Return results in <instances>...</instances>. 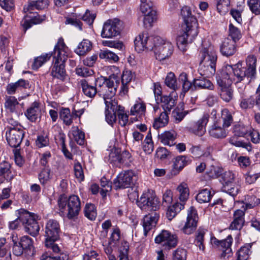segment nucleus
Returning a JSON list of instances; mask_svg holds the SVG:
<instances>
[{
    "label": "nucleus",
    "instance_id": "f257e3e1",
    "mask_svg": "<svg viewBox=\"0 0 260 260\" xmlns=\"http://www.w3.org/2000/svg\"><path fill=\"white\" fill-rule=\"evenodd\" d=\"M246 67L233 68L231 65H226L219 70L216 75L217 84L218 86L230 85L233 82L247 81L253 77L256 74V58L253 55H249L246 59Z\"/></svg>",
    "mask_w": 260,
    "mask_h": 260
},
{
    "label": "nucleus",
    "instance_id": "f03ea898",
    "mask_svg": "<svg viewBox=\"0 0 260 260\" xmlns=\"http://www.w3.org/2000/svg\"><path fill=\"white\" fill-rule=\"evenodd\" d=\"M135 49L139 52L144 50L153 51L156 58L159 60L170 57L173 46L170 42L165 41L158 36L149 37L146 32L140 34L135 40Z\"/></svg>",
    "mask_w": 260,
    "mask_h": 260
},
{
    "label": "nucleus",
    "instance_id": "7ed1b4c3",
    "mask_svg": "<svg viewBox=\"0 0 260 260\" xmlns=\"http://www.w3.org/2000/svg\"><path fill=\"white\" fill-rule=\"evenodd\" d=\"M68 47L62 40L59 39L54 49V66L51 71V75L63 80L66 76L64 62L68 58Z\"/></svg>",
    "mask_w": 260,
    "mask_h": 260
},
{
    "label": "nucleus",
    "instance_id": "20e7f679",
    "mask_svg": "<svg viewBox=\"0 0 260 260\" xmlns=\"http://www.w3.org/2000/svg\"><path fill=\"white\" fill-rule=\"evenodd\" d=\"M48 4L47 0H37L29 1L27 5L24 6L23 11L26 14L25 17L29 19L24 20L22 24L25 31L30 28L32 24L40 23L45 19V16H40L34 11L35 10L44 9Z\"/></svg>",
    "mask_w": 260,
    "mask_h": 260
},
{
    "label": "nucleus",
    "instance_id": "39448f33",
    "mask_svg": "<svg viewBox=\"0 0 260 260\" xmlns=\"http://www.w3.org/2000/svg\"><path fill=\"white\" fill-rule=\"evenodd\" d=\"M105 119L110 125L116 121V115L119 119V123L122 126L126 125L128 120V116L124 113V108L118 105L116 100H107L106 102Z\"/></svg>",
    "mask_w": 260,
    "mask_h": 260
},
{
    "label": "nucleus",
    "instance_id": "423d86ee",
    "mask_svg": "<svg viewBox=\"0 0 260 260\" xmlns=\"http://www.w3.org/2000/svg\"><path fill=\"white\" fill-rule=\"evenodd\" d=\"M81 204L80 198L76 195H72L67 198L64 194H61L58 199V205L60 211H66L67 217L70 219L79 215L81 209Z\"/></svg>",
    "mask_w": 260,
    "mask_h": 260
},
{
    "label": "nucleus",
    "instance_id": "0eeeda50",
    "mask_svg": "<svg viewBox=\"0 0 260 260\" xmlns=\"http://www.w3.org/2000/svg\"><path fill=\"white\" fill-rule=\"evenodd\" d=\"M93 81L94 82H99V86H101V83H105L108 89L104 95L105 104L107 100H116L114 98L117 88L119 84V78L115 74L111 75L108 78L101 77L100 78H93Z\"/></svg>",
    "mask_w": 260,
    "mask_h": 260
},
{
    "label": "nucleus",
    "instance_id": "6e6552de",
    "mask_svg": "<svg viewBox=\"0 0 260 260\" xmlns=\"http://www.w3.org/2000/svg\"><path fill=\"white\" fill-rule=\"evenodd\" d=\"M159 202L153 192L143 193L137 201L138 206L146 211H156L158 208Z\"/></svg>",
    "mask_w": 260,
    "mask_h": 260
},
{
    "label": "nucleus",
    "instance_id": "1a4fd4ad",
    "mask_svg": "<svg viewBox=\"0 0 260 260\" xmlns=\"http://www.w3.org/2000/svg\"><path fill=\"white\" fill-rule=\"evenodd\" d=\"M137 180V176L132 171L121 172L113 181V185L116 189L132 187Z\"/></svg>",
    "mask_w": 260,
    "mask_h": 260
},
{
    "label": "nucleus",
    "instance_id": "9d476101",
    "mask_svg": "<svg viewBox=\"0 0 260 260\" xmlns=\"http://www.w3.org/2000/svg\"><path fill=\"white\" fill-rule=\"evenodd\" d=\"M20 219L23 220L25 231L30 235L35 236L39 232L40 227L35 219V215L26 210H21Z\"/></svg>",
    "mask_w": 260,
    "mask_h": 260
},
{
    "label": "nucleus",
    "instance_id": "9b49d317",
    "mask_svg": "<svg viewBox=\"0 0 260 260\" xmlns=\"http://www.w3.org/2000/svg\"><path fill=\"white\" fill-rule=\"evenodd\" d=\"M235 174L232 171H225L222 174V189L232 197L239 192L240 186L235 182Z\"/></svg>",
    "mask_w": 260,
    "mask_h": 260
},
{
    "label": "nucleus",
    "instance_id": "f8f14e48",
    "mask_svg": "<svg viewBox=\"0 0 260 260\" xmlns=\"http://www.w3.org/2000/svg\"><path fill=\"white\" fill-rule=\"evenodd\" d=\"M155 242L160 244L164 250H170L177 246L178 237L176 235L164 230L155 237Z\"/></svg>",
    "mask_w": 260,
    "mask_h": 260
},
{
    "label": "nucleus",
    "instance_id": "ddd939ff",
    "mask_svg": "<svg viewBox=\"0 0 260 260\" xmlns=\"http://www.w3.org/2000/svg\"><path fill=\"white\" fill-rule=\"evenodd\" d=\"M13 129L5 128V137L8 144L12 147L17 148L20 146L24 138L25 132L22 126Z\"/></svg>",
    "mask_w": 260,
    "mask_h": 260
},
{
    "label": "nucleus",
    "instance_id": "4468645a",
    "mask_svg": "<svg viewBox=\"0 0 260 260\" xmlns=\"http://www.w3.org/2000/svg\"><path fill=\"white\" fill-rule=\"evenodd\" d=\"M120 32V21L118 19L106 21L103 27L101 37L103 38H111L118 35Z\"/></svg>",
    "mask_w": 260,
    "mask_h": 260
},
{
    "label": "nucleus",
    "instance_id": "2eb2a0df",
    "mask_svg": "<svg viewBox=\"0 0 260 260\" xmlns=\"http://www.w3.org/2000/svg\"><path fill=\"white\" fill-rule=\"evenodd\" d=\"M198 34L197 28L186 27L184 33L178 36L177 39V45L179 49L183 52L185 51L187 45L191 43Z\"/></svg>",
    "mask_w": 260,
    "mask_h": 260
},
{
    "label": "nucleus",
    "instance_id": "dca6fc26",
    "mask_svg": "<svg viewBox=\"0 0 260 260\" xmlns=\"http://www.w3.org/2000/svg\"><path fill=\"white\" fill-rule=\"evenodd\" d=\"M198 221L197 210L193 207H190L187 211L186 221L181 231L185 234H191L197 229Z\"/></svg>",
    "mask_w": 260,
    "mask_h": 260
},
{
    "label": "nucleus",
    "instance_id": "f3484780",
    "mask_svg": "<svg viewBox=\"0 0 260 260\" xmlns=\"http://www.w3.org/2000/svg\"><path fill=\"white\" fill-rule=\"evenodd\" d=\"M212 243L216 245L219 250L222 251L221 253V257L224 258H228L232 255L231 245L233 243V238L231 235L222 240H219L214 238L212 239Z\"/></svg>",
    "mask_w": 260,
    "mask_h": 260
},
{
    "label": "nucleus",
    "instance_id": "a211bd4d",
    "mask_svg": "<svg viewBox=\"0 0 260 260\" xmlns=\"http://www.w3.org/2000/svg\"><path fill=\"white\" fill-rule=\"evenodd\" d=\"M60 232V225L57 221L53 219L48 220L45 228V240L56 241L59 238Z\"/></svg>",
    "mask_w": 260,
    "mask_h": 260
},
{
    "label": "nucleus",
    "instance_id": "6ab92c4d",
    "mask_svg": "<svg viewBox=\"0 0 260 260\" xmlns=\"http://www.w3.org/2000/svg\"><path fill=\"white\" fill-rule=\"evenodd\" d=\"M78 19H82L84 21L89 25H91L95 18V14L90 13L88 10H86V12L83 15H79ZM66 23L70 24L77 27L79 30L82 29V23L79 19L74 18H68L66 20Z\"/></svg>",
    "mask_w": 260,
    "mask_h": 260
},
{
    "label": "nucleus",
    "instance_id": "aec40b11",
    "mask_svg": "<svg viewBox=\"0 0 260 260\" xmlns=\"http://www.w3.org/2000/svg\"><path fill=\"white\" fill-rule=\"evenodd\" d=\"M93 78L90 80L82 79L80 82L83 93L89 98H93L96 94V86L99 84V82H94L93 81Z\"/></svg>",
    "mask_w": 260,
    "mask_h": 260
},
{
    "label": "nucleus",
    "instance_id": "412c9836",
    "mask_svg": "<svg viewBox=\"0 0 260 260\" xmlns=\"http://www.w3.org/2000/svg\"><path fill=\"white\" fill-rule=\"evenodd\" d=\"M200 64L216 63V53L212 47L203 48L200 51Z\"/></svg>",
    "mask_w": 260,
    "mask_h": 260
},
{
    "label": "nucleus",
    "instance_id": "4be33fe9",
    "mask_svg": "<svg viewBox=\"0 0 260 260\" xmlns=\"http://www.w3.org/2000/svg\"><path fill=\"white\" fill-rule=\"evenodd\" d=\"M25 115L31 122H36L39 120L41 117V103L35 101L25 112Z\"/></svg>",
    "mask_w": 260,
    "mask_h": 260
},
{
    "label": "nucleus",
    "instance_id": "5701e85b",
    "mask_svg": "<svg viewBox=\"0 0 260 260\" xmlns=\"http://www.w3.org/2000/svg\"><path fill=\"white\" fill-rule=\"evenodd\" d=\"M209 117L208 114H204L193 126L187 127L189 131L197 136H202L206 132V125L209 121Z\"/></svg>",
    "mask_w": 260,
    "mask_h": 260
},
{
    "label": "nucleus",
    "instance_id": "b1692460",
    "mask_svg": "<svg viewBox=\"0 0 260 260\" xmlns=\"http://www.w3.org/2000/svg\"><path fill=\"white\" fill-rule=\"evenodd\" d=\"M159 217V214L156 212L149 213L144 217L142 224L144 235L145 236H147L149 231L155 226Z\"/></svg>",
    "mask_w": 260,
    "mask_h": 260
},
{
    "label": "nucleus",
    "instance_id": "393cba45",
    "mask_svg": "<svg viewBox=\"0 0 260 260\" xmlns=\"http://www.w3.org/2000/svg\"><path fill=\"white\" fill-rule=\"evenodd\" d=\"M257 91L259 92L258 95L255 98L253 96L248 97L241 96L240 103V107L243 110L250 109L257 105L260 107V84L258 87Z\"/></svg>",
    "mask_w": 260,
    "mask_h": 260
},
{
    "label": "nucleus",
    "instance_id": "a878e982",
    "mask_svg": "<svg viewBox=\"0 0 260 260\" xmlns=\"http://www.w3.org/2000/svg\"><path fill=\"white\" fill-rule=\"evenodd\" d=\"M189 158L185 155L177 156L173 161L172 169L171 171L172 176L177 175L182 169L190 162Z\"/></svg>",
    "mask_w": 260,
    "mask_h": 260
},
{
    "label": "nucleus",
    "instance_id": "bb28decb",
    "mask_svg": "<svg viewBox=\"0 0 260 260\" xmlns=\"http://www.w3.org/2000/svg\"><path fill=\"white\" fill-rule=\"evenodd\" d=\"M181 13L186 27L197 28V19L192 14L191 9L189 7H183L181 9Z\"/></svg>",
    "mask_w": 260,
    "mask_h": 260
},
{
    "label": "nucleus",
    "instance_id": "cd10ccee",
    "mask_svg": "<svg viewBox=\"0 0 260 260\" xmlns=\"http://www.w3.org/2000/svg\"><path fill=\"white\" fill-rule=\"evenodd\" d=\"M226 127H223V125L216 121L211 125L209 130L210 135L215 138L223 139L228 135V131L225 129Z\"/></svg>",
    "mask_w": 260,
    "mask_h": 260
},
{
    "label": "nucleus",
    "instance_id": "c85d7f7f",
    "mask_svg": "<svg viewBox=\"0 0 260 260\" xmlns=\"http://www.w3.org/2000/svg\"><path fill=\"white\" fill-rule=\"evenodd\" d=\"M29 88V82L27 80L20 79L16 82L8 84L7 86L6 91L9 94H14L19 90Z\"/></svg>",
    "mask_w": 260,
    "mask_h": 260
},
{
    "label": "nucleus",
    "instance_id": "c756f323",
    "mask_svg": "<svg viewBox=\"0 0 260 260\" xmlns=\"http://www.w3.org/2000/svg\"><path fill=\"white\" fill-rule=\"evenodd\" d=\"M244 211L243 210H237L234 214V220L231 223L229 229L231 230H240L244 224Z\"/></svg>",
    "mask_w": 260,
    "mask_h": 260
},
{
    "label": "nucleus",
    "instance_id": "7c9ffc66",
    "mask_svg": "<svg viewBox=\"0 0 260 260\" xmlns=\"http://www.w3.org/2000/svg\"><path fill=\"white\" fill-rule=\"evenodd\" d=\"M236 51V43L228 37L224 39L220 46V52L224 56L233 55Z\"/></svg>",
    "mask_w": 260,
    "mask_h": 260
},
{
    "label": "nucleus",
    "instance_id": "2f4dec72",
    "mask_svg": "<svg viewBox=\"0 0 260 260\" xmlns=\"http://www.w3.org/2000/svg\"><path fill=\"white\" fill-rule=\"evenodd\" d=\"M176 134L174 131H166L158 135V139L165 145L169 146L175 144Z\"/></svg>",
    "mask_w": 260,
    "mask_h": 260
},
{
    "label": "nucleus",
    "instance_id": "473e14b6",
    "mask_svg": "<svg viewBox=\"0 0 260 260\" xmlns=\"http://www.w3.org/2000/svg\"><path fill=\"white\" fill-rule=\"evenodd\" d=\"M218 92L221 99L225 102H230L233 98V90L230 85L218 86Z\"/></svg>",
    "mask_w": 260,
    "mask_h": 260
},
{
    "label": "nucleus",
    "instance_id": "72a5a7b5",
    "mask_svg": "<svg viewBox=\"0 0 260 260\" xmlns=\"http://www.w3.org/2000/svg\"><path fill=\"white\" fill-rule=\"evenodd\" d=\"M242 208L245 211L247 209L254 208L260 205V199L254 195H247L243 201Z\"/></svg>",
    "mask_w": 260,
    "mask_h": 260
},
{
    "label": "nucleus",
    "instance_id": "f704fd0d",
    "mask_svg": "<svg viewBox=\"0 0 260 260\" xmlns=\"http://www.w3.org/2000/svg\"><path fill=\"white\" fill-rule=\"evenodd\" d=\"M159 101L164 111L168 113L170 112L171 109L176 104V99L170 95L160 96Z\"/></svg>",
    "mask_w": 260,
    "mask_h": 260
},
{
    "label": "nucleus",
    "instance_id": "c9c22d12",
    "mask_svg": "<svg viewBox=\"0 0 260 260\" xmlns=\"http://www.w3.org/2000/svg\"><path fill=\"white\" fill-rule=\"evenodd\" d=\"M92 47V43L88 39H83L75 50V52L79 56L85 55Z\"/></svg>",
    "mask_w": 260,
    "mask_h": 260
},
{
    "label": "nucleus",
    "instance_id": "e433bc0d",
    "mask_svg": "<svg viewBox=\"0 0 260 260\" xmlns=\"http://www.w3.org/2000/svg\"><path fill=\"white\" fill-rule=\"evenodd\" d=\"M200 74L206 77L214 75L216 72V63L201 64L200 67Z\"/></svg>",
    "mask_w": 260,
    "mask_h": 260
},
{
    "label": "nucleus",
    "instance_id": "4c0bfd02",
    "mask_svg": "<svg viewBox=\"0 0 260 260\" xmlns=\"http://www.w3.org/2000/svg\"><path fill=\"white\" fill-rule=\"evenodd\" d=\"M69 137L73 139L77 144L80 145H83L84 143V133L80 131L78 127H73L70 132Z\"/></svg>",
    "mask_w": 260,
    "mask_h": 260
},
{
    "label": "nucleus",
    "instance_id": "58836bf2",
    "mask_svg": "<svg viewBox=\"0 0 260 260\" xmlns=\"http://www.w3.org/2000/svg\"><path fill=\"white\" fill-rule=\"evenodd\" d=\"M168 112L163 111L161 112L159 116L155 118L153 126L155 129H158L166 125L169 122Z\"/></svg>",
    "mask_w": 260,
    "mask_h": 260
},
{
    "label": "nucleus",
    "instance_id": "ea45409f",
    "mask_svg": "<svg viewBox=\"0 0 260 260\" xmlns=\"http://www.w3.org/2000/svg\"><path fill=\"white\" fill-rule=\"evenodd\" d=\"M184 208L183 203H179L178 202L174 204L172 206L168 207L167 212V217L169 220H171L174 218L178 213Z\"/></svg>",
    "mask_w": 260,
    "mask_h": 260
},
{
    "label": "nucleus",
    "instance_id": "a19ab883",
    "mask_svg": "<svg viewBox=\"0 0 260 260\" xmlns=\"http://www.w3.org/2000/svg\"><path fill=\"white\" fill-rule=\"evenodd\" d=\"M11 239L13 242V253L16 256L21 255L25 250L22 246L18 242L17 234L13 233L11 236Z\"/></svg>",
    "mask_w": 260,
    "mask_h": 260
},
{
    "label": "nucleus",
    "instance_id": "79ce46f5",
    "mask_svg": "<svg viewBox=\"0 0 260 260\" xmlns=\"http://www.w3.org/2000/svg\"><path fill=\"white\" fill-rule=\"evenodd\" d=\"M193 86L194 89H196L197 88L209 90H213L214 89V85L212 82L205 78L200 79H194L193 80Z\"/></svg>",
    "mask_w": 260,
    "mask_h": 260
},
{
    "label": "nucleus",
    "instance_id": "37998d69",
    "mask_svg": "<svg viewBox=\"0 0 260 260\" xmlns=\"http://www.w3.org/2000/svg\"><path fill=\"white\" fill-rule=\"evenodd\" d=\"M179 81L182 84V92L186 93L189 91V89L194 90L193 86V82L192 83L189 82L187 78V75L185 73H182L179 77Z\"/></svg>",
    "mask_w": 260,
    "mask_h": 260
},
{
    "label": "nucleus",
    "instance_id": "c03bdc74",
    "mask_svg": "<svg viewBox=\"0 0 260 260\" xmlns=\"http://www.w3.org/2000/svg\"><path fill=\"white\" fill-rule=\"evenodd\" d=\"M212 194L210 189H203L201 190L196 196L197 201L200 203H204L209 202L211 198Z\"/></svg>",
    "mask_w": 260,
    "mask_h": 260
},
{
    "label": "nucleus",
    "instance_id": "a18cd8bd",
    "mask_svg": "<svg viewBox=\"0 0 260 260\" xmlns=\"http://www.w3.org/2000/svg\"><path fill=\"white\" fill-rule=\"evenodd\" d=\"M99 57L106 61L116 62L119 60V57L114 53L108 50H101Z\"/></svg>",
    "mask_w": 260,
    "mask_h": 260
},
{
    "label": "nucleus",
    "instance_id": "49530a36",
    "mask_svg": "<svg viewBox=\"0 0 260 260\" xmlns=\"http://www.w3.org/2000/svg\"><path fill=\"white\" fill-rule=\"evenodd\" d=\"M177 190L179 192L180 201L184 203L188 199L189 196V189L187 184L184 183H181L177 187Z\"/></svg>",
    "mask_w": 260,
    "mask_h": 260
},
{
    "label": "nucleus",
    "instance_id": "de8ad7c7",
    "mask_svg": "<svg viewBox=\"0 0 260 260\" xmlns=\"http://www.w3.org/2000/svg\"><path fill=\"white\" fill-rule=\"evenodd\" d=\"M60 118L66 125H70L73 122L72 114L69 108H62L60 111Z\"/></svg>",
    "mask_w": 260,
    "mask_h": 260
},
{
    "label": "nucleus",
    "instance_id": "09e8293b",
    "mask_svg": "<svg viewBox=\"0 0 260 260\" xmlns=\"http://www.w3.org/2000/svg\"><path fill=\"white\" fill-rule=\"evenodd\" d=\"M165 83L167 86L174 91L176 90L178 88L176 78L175 74L172 72H170L168 74L166 77Z\"/></svg>",
    "mask_w": 260,
    "mask_h": 260
},
{
    "label": "nucleus",
    "instance_id": "8fccbe9b",
    "mask_svg": "<svg viewBox=\"0 0 260 260\" xmlns=\"http://www.w3.org/2000/svg\"><path fill=\"white\" fill-rule=\"evenodd\" d=\"M206 232L205 230L199 228L196 233L195 238L196 244L199 247L200 249L202 250H204L205 249L204 241Z\"/></svg>",
    "mask_w": 260,
    "mask_h": 260
},
{
    "label": "nucleus",
    "instance_id": "3c124183",
    "mask_svg": "<svg viewBox=\"0 0 260 260\" xmlns=\"http://www.w3.org/2000/svg\"><path fill=\"white\" fill-rule=\"evenodd\" d=\"M18 104L19 103L15 96H10L6 97L5 107L10 112H14L16 111V107Z\"/></svg>",
    "mask_w": 260,
    "mask_h": 260
},
{
    "label": "nucleus",
    "instance_id": "603ef678",
    "mask_svg": "<svg viewBox=\"0 0 260 260\" xmlns=\"http://www.w3.org/2000/svg\"><path fill=\"white\" fill-rule=\"evenodd\" d=\"M229 36L231 38V41L236 43L241 38L242 34L239 28L231 23L229 25Z\"/></svg>",
    "mask_w": 260,
    "mask_h": 260
},
{
    "label": "nucleus",
    "instance_id": "864d4df0",
    "mask_svg": "<svg viewBox=\"0 0 260 260\" xmlns=\"http://www.w3.org/2000/svg\"><path fill=\"white\" fill-rule=\"evenodd\" d=\"M221 118L223 121V127L230 126L233 120L231 113L227 109H224L221 111Z\"/></svg>",
    "mask_w": 260,
    "mask_h": 260
},
{
    "label": "nucleus",
    "instance_id": "5fc2aeb1",
    "mask_svg": "<svg viewBox=\"0 0 260 260\" xmlns=\"http://www.w3.org/2000/svg\"><path fill=\"white\" fill-rule=\"evenodd\" d=\"M85 216L88 219L94 220L96 216V210L94 205L92 204H86L84 208Z\"/></svg>",
    "mask_w": 260,
    "mask_h": 260
},
{
    "label": "nucleus",
    "instance_id": "6e6d98bb",
    "mask_svg": "<svg viewBox=\"0 0 260 260\" xmlns=\"http://www.w3.org/2000/svg\"><path fill=\"white\" fill-rule=\"evenodd\" d=\"M229 142L237 147H241L245 148L247 151L251 150V147L249 143H245L239 140L237 136H233L229 140Z\"/></svg>",
    "mask_w": 260,
    "mask_h": 260
},
{
    "label": "nucleus",
    "instance_id": "4d7b16f0",
    "mask_svg": "<svg viewBox=\"0 0 260 260\" xmlns=\"http://www.w3.org/2000/svg\"><path fill=\"white\" fill-rule=\"evenodd\" d=\"M153 143L151 139L150 132L146 137L143 143V150L148 154H150L153 150Z\"/></svg>",
    "mask_w": 260,
    "mask_h": 260
},
{
    "label": "nucleus",
    "instance_id": "13d9d810",
    "mask_svg": "<svg viewBox=\"0 0 260 260\" xmlns=\"http://www.w3.org/2000/svg\"><path fill=\"white\" fill-rule=\"evenodd\" d=\"M52 55V54H46L44 55H41L40 56H39L37 57L34 61L32 68L34 69H38L39 68H40L41 66H42V64L46 62L47 60H48L51 56Z\"/></svg>",
    "mask_w": 260,
    "mask_h": 260
},
{
    "label": "nucleus",
    "instance_id": "bf43d9fd",
    "mask_svg": "<svg viewBox=\"0 0 260 260\" xmlns=\"http://www.w3.org/2000/svg\"><path fill=\"white\" fill-rule=\"evenodd\" d=\"M146 110V106L143 103H136L131 109V114L135 115L136 114L142 115Z\"/></svg>",
    "mask_w": 260,
    "mask_h": 260
},
{
    "label": "nucleus",
    "instance_id": "052dcab7",
    "mask_svg": "<svg viewBox=\"0 0 260 260\" xmlns=\"http://www.w3.org/2000/svg\"><path fill=\"white\" fill-rule=\"evenodd\" d=\"M188 113V111H183L178 108L174 109L172 112V117L175 122L178 123L181 122Z\"/></svg>",
    "mask_w": 260,
    "mask_h": 260
},
{
    "label": "nucleus",
    "instance_id": "680f3d73",
    "mask_svg": "<svg viewBox=\"0 0 260 260\" xmlns=\"http://www.w3.org/2000/svg\"><path fill=\"white\" fill-rule=\"evenodd\" d=\"M11 165L6 161H3L0 162V176H4L5 178L8 177L11 174Z\"/></svg>",
    "mask_w": 260,
    "mask_h": 260
},
{
    "label": "nucleus",
    "instance_id": "e2e57ef3",
    "mask_svg": "<svg viewBox=\"0 0 260 260\" xmlns=\"http://www.w3.org/2000/svg\"><path fill=\"white\" fill-rule=\"evenodd\" d=\"M36 144L39 148L46 147L49 144V139L47 134L39 135L36 141Z\"/></svg>",
    "mask_w": 260,
    "mask_h": 260
},
{
    "label": "nucleus",
    "instance_id": "0e129e2a",
    "mask_svg": "<svg viewBox=\"0 0 260 260\" xmlns=\"http://www.w3.org/2000/svg\"><path fill=\"white\" fill-rule=\"evenodd\" d=\"M21 210H24V209H20L17 211V218L14 221H12L9 223V228L11 230H16L21 228V226H24V223L23 222V220L20 219L19 217L20 216Z\"/></svg>",
    "mask_w": 260,
    "mask_h": 260
},
{
    "label": "nucleus",
    "instance_id": "69168bd1",
    "mask_svg": "<svg viewBox=\"0 0 260 260\" xmlns=\"http://www.w3.org/2000/svg\"><path fill=\"white\" fill-rule=\"evenodd\" d=\"M18 242L25 250L30 249L32 247V240L28 236H24L20 238H18Z\"/></svg>",
    "mask_w": 260,
    "mask_h": 260
},
{
    "label": "nucleus",
    "instance_id": "338daca9",
    "mask_svg": "<svg viewBox=\"0 0 260 260\" xmlns=\"http://www.w3.org/2000/svg\"><path fill=\"white\" fill-rule=\"evenodd\" d=\"M156 12H152L151 14H144L143 17L144 26L147 28L151 26L152 23L156 19Z\"/></svg>",
    "mask_w": 260,
    "mask_h": 260
},
{
    "label": "nucleus",
    "instance_id": "774afa93",
    "mask_svg": "<svg viewBox=\"0 0 260 260\" xmlns=\"http://www.w3.org/2000/svg\"><path fill=\"white\" fill-rule=\"evenodd\" d=\"M247 3L253 13L255 15L260 14V0H248Z\"/></svg>",
    "mask_w": 260,
    "mask_h": 260
}]
</instances>
